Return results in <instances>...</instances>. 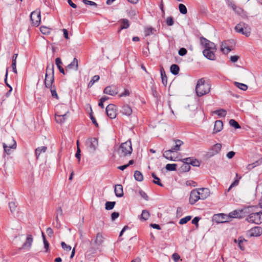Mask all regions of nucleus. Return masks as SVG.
<instances>
[{
  "instance_id": "nucleus-45",
  "label": "nucleus",
  "mask_w": 262,
  "mask_h": 262,
  "mask_svg": "<svg viewBox=\"0 0 262 262\" xmlns=\"http://www.w3.org/2000/svg\"><path fill=\"white\" fill-rule=\"evenodd\" d=\"M40 31L43 34L48 35L50 33L51 29L42 26L40 27Z\"/></svg>"
},
{
  "instance_id": "nucleus-11",
  "label": "nucleus",
  "mask_w": 262,
  "mask_h": 262,
  "mask_svg": "<svg viewBox=\"0 0 262 262\" xmlns=\"http://www.w3.org/2000/svg\"><path fill=\"white\" fill-rule=\"evenodd\" d=\"M200 194L197 191V189L192 190L189 196V203L191 205H194L199 200H201Z\"/></svg>"
},
{
  "instance_id": "nucleus-61",
  "label": "nucleus",
  "mask_w": 262,
  "mask_h": 262,
  "mask_svg": "<svg viewBox=\"0 0 262 262\" xmlns=\"http://www.w3.org/2000/svg\"><path fill=\"white\" fill-rule=\"evenodd\" d=\"M139 193L141 196L143 198L144 200L147 201L148 200V196L147 194L142 190H140L139 191Z\"/></svg>"
},
{
  "instance_id": "nucleus-31",
  "label": "nucleus",
  "mask_w": 262,
  "mask_h": 262,
  "mask_svg": "<svg viewBox=\"0 0 262 262\" xmlns=\"http://www.w3.org/2000/svg\"><path fill=\"white\" fill-rule=\"evenodd\" d=\"M160 73L162 79V82L164 85L166 86L167 84V77L163 68H162L160 70Z\"/></svg>"
},
{
  "instance_id": "nucleus-55",
  "label": "nucleus",
  "mask_w": 262,
  "mask_h": 262,
  "mask_svg": "<svg viewBox=\"0 0 262 262\" xmlns=\"http://www.w3.org/2000/svg\"><path fill=\"white\" fill-rule=\"evenodd\" d=\"M91 113L90 114V117L92 120V123L95 124V125L96 126V127H98V123L97 122V121L95 119V118L93 116V112H92V108L91 107Z\"/></svg>"
},
{
  "instance_id": "nucleus-50",
  "label": "nucleus",
  "mask_w": 262,
  "mask_h": 262,
  "mask_svg": "<svg viewBox=\"0 0 262 262\" xmlns=\"http://www.w3.org/2000/svg\"><path fill=\"white\" fill-rule=\"evenodd\" d=\"M205 49H213L214 50H216L215 45L209 40V42H207V45L205 47Z\"/></svg>"
},
{
  "instance_id": "nucleus-63",
  "label": "nucleus",
  "mask_w": 262,
  "mask_h": 262,
  "mask_svg": "<svg viewBox=\"0 0 262 262\" xmlns=\"http://www.w3.org/2000/svg\"><path fill=\"white\" fill-rule=\"evenodd\" d=\"M208 42H209V40L207 39L206 38L203 36L200 37V43L204 47L207 45Z\"/></svg>"
},
{
  "instance_id": "nucleus-40",
  "label": "nucleus",
  "mask_w": 262,
  "mask_h": 262,
  "mask_svg": "<svg viewBox=\"0 0 262 262\" xmlns=\"http://www.w3.org/2000/svg\"><path fill=\"white\" fill-rule=\"evenodd\" d=\"M229 123L230 125L234 127L235 129H239L241 128L239 123L234 119H230Z\"/></svg>"
},
{
  "instance_id": "nucleus-30",
  "label": "nucleus",
  "mask_w": 262,
  "mask_h": 262,
  "mask_svg": "<svg viewBox=\"0 0 262 262\" xmlns=\"http://www.w3.org/2000/svg\"><path fill=\"white\" fill-rule=\"evenodd\" d=\"M170 72L174 75H177L179 74L180 71V68L178 65L176 64H172L170 67Z\"/></svg>"
},
{
  "instance_id": "nucleus-6",
  "label": "nucleus",
  "mask_w": 262,
  "mask_h": 262,
  "mask_svg": "<svg viewBox=\"0 0 262 262\" xmlns=\"http://www.w3.org/2000/svg\"><path fill=\"white\" fill-rule=\"evenodd\" d=\"M85 145L91 152H94L98 145V140L96 138L88 139L85 142Z\"/></svg>"
},
{
  "instance_id": "nucleus-8",
  "label": "nucleus",
  "mask_w": 262,
  "mask_h": 262,
  "mask_svg": "<svg viewBox=\"0 0 262 262\" xmlns=\"http://www.w3.org/2000/svg\"><path fill=\"white\" fill-rule=\"evenodd\" d=\"M106 113L111 119H114L117 115V107L113 104H108L105 109Z\"/></svg>"
},
{
  "instance_id": "nucleus-60",
  "label": "nucleus",
  "mask_w": 262,
  "mask_h": 262,
  "mask_svg": "<svg viewBox=\"0 0 262 262\" xmlns=\"http://www.w3.org/2000/svg\"><path fill=\"white\" fill-rule=\"evenodd\" d=\"M201 217L199 216L194 217L191 221L192 224H194L196 226V227H198L199 226V222L200 220Z\"/></svg>"
},
{
  "instance_id": "nucleus-18",
  "label": "nucleus",
  "mask_w": 262,
  "mask_h": 262,
  "mask_svg": "<svg viewBox=\"0 0 262 262\" xmlns=\"http://www.w3.org/2000/svg\"><path fill=\"white\" fill-rule=\"evenodd\" d=\"M11 140L13 142L12 144L8 145L7 143H3V147L4 151L8 155L10 154L11 149H15L16 147V142L13 138H11Z\"/></svg>"
},
{
  "instance_id": "nucleus-28",
  "label": "nucleus",
  "mask_w": 262,
  "mask_h": 262,
  "mask_svg": "<svg viewBox=\"0 0 262 262\" xmlns=\"http://www.w3.org/2000/svg\"><path fill=\"white\" fill-rule=\"evenodd\" d=\"M247 242V241L242 236L239 237L238 239H234V242L238 243V247L242 250H245V247L243 246V243Z\"/></svg>"
},
{
  "instance_id": "nucleus-20",
  "label": "nucleus",
  "mask_w": 262,
  "mask_h": 262,
  "mask_svg": "<svg viewBox=\"0 0 262 262\" xmlns=\"http://www.w3.org/2000/svg\"><path fill=\"white\" fill-rule=\"evenodd\" d=\"M33 242V237L31 235H28L26 241L23 245L22 247L19 248V250L27 248L29 249L32 245Z\"/></svg>"
},
{
  "instance_id": "nucleus-4",
  "label": "nucleus",
  "mask_w": 262,
  "mask_h": 262,
  "mask_svg": "<svg viewBox=\"0 0 262 262\" xmlns=\"http://www.w3.org/2000/svg\"><path fill=\"white\" fill-rule=\"evenodd\" d=\"M120 156H125L131 154V139L121 144L117 150Z\"/></svg>"
},
{
  "instance_id": "nucleus-12",
  "label": "nucleus",
  "mask_w": 262,
  "mask_h": 262,
  "mask_svg": "<svg viewBox=\"0 0 262 262\" xmlns=\"http://www.w3.org/2000/svg\"><path fill=\"white\" fill-rule=\"evenodd\" d=\"M54 83V75H48V73H46L45 79L44 80V84L46 88H51L55 86Z\"/></svg>"
},
{
  "instance_id": "nucleus-32",
  "label": "nucleus",
  "mask_w": 262,
  "mask_h": 262,
  "mask_svg": "<svg viewBox=\"0 0 262 262\" xmlns=\"http://www.w3.org/2000/svg\"><path fill=\"white\" fill-rule=\"evenodd\" d=\"M134 177L135 179L137 181L142 182L143 180V176L140 171L136 170L134 172Z\"/></svg>"
},
{
  "instance_id": "nucleus-47",
  "label": "nucleus",
  "mask_w": 262,
  "mask_h": 262,
  "mask_svg": "<svg viewBox=\"0 0 262 262\" xmlns=\"http://www.w3.org/2000/svg\"><path fill=\"white\" fill-rule=\"evenodd\" d=\"M49 89H50L52 96L53 98H56V99H58L59 97H58V94L56 92V89L55 85L52 86L51 88H49Z\"/></svg>"
},
{
  "instance_id": "nucleus-41",
  "label": "nucleus",
  "mask_w": 262,
  "mask_h": 262,
  "mask_svg": "<svg viewBox=\"0 0 262 262\" xmlns=\"http://www.w3.org/2000/svg\"><path fill=\"white\" fill-rule=\"evenodd\" d=\"M190 169V166L187 163H184L180 168L181 172H187Z\"/></svg>"
},
{
  "instance_id": "nucleus-16",
  "label": "nucleus",
  "mask_w": 262,
  "mask_h": 262,
  "mask_svg": "<svg viewBox=\"0 0 262 262\" xmlns=\"http://www.w3.org/2000/svg\"><path fill=\"white\" fill-rule=\"evenodd\" d=\"M103 93L114 96L118 94V90L115 85H110L106 86L104 89Z\"/></svg>"
},
{
  "instance_id": "nucleus-15",
  "label": "nucleus",
  "mask_w": 262,
  "mask_h": 262,
  "mask_svg": "<svg viewBox=\"0 0 262 262\" xmlns=\"http://www.w3.org/2000/svg\"><path fill=\"white\" fill-rule=\"evenodd\" d=\"M262 234V228L259 226L252 228L249 230V235L251 237L259 236Z\"/></svg>"
},
{
  "instance_id": "nucleus-48",
  "label": "nucleus",
  "mask_w": 262,
  "mask_h": 262,
  "mask_svg": "<svg viewBox=\"0 0 262 262\" xmlns=\"http://www.w3.org/2000/svg\"><path fill=\"white\" fill-rule=\"evenodd\" d=\"M179 9L180 13L182 14H186L187 13V9L186 7L183 4L179 5Z\"/></svg>"
},
{
  "instance_id": "nucleus-21",
  "label": "nucleus",
  "mask_w": 262,
  "mask_h": 262,
  "mask_svg": "<svg viewBox=\"0 0 262 262\" xmlns=\"http://www.w3.org/2000/svg\"><path fill=\"white\" fill-rule=\"evenodd\" d=\"M114 192L117 197L121 198L123 196V187L120 184L115 185L114 186Z\"/></svg>"
},
{
  "instance_id": "nucleus-29",
  "label": "nucleus",
  "mask_w": 262,
  "mask_h": 262,
  "mask_svg": "<svg viewBox=\"0 0 262 262\" xmlns=\"http://www.w3.org/2000/svg\"><path fill=\"white\" fill-rule=\"evenodd\" d=\"M176 145L173 146L170 150H172V152L180 150V146L183 144V142L180 140H175Z\"/></svg>"
},
{
  "instance_id": "nucleus-49",
  "label": "nucleus",
  "mask_w": 262,
  "mask_h": 262,
  "mask_svg": "<svg viewBox=\"0 0 262 262\" xmlns=\"http://www.w3.org/2000/svg\"><path fill=\"white\" fill-rule=\"evenodd\" d=\"M214 113L220 117H225L226 115V111L224 109H219L214 111Z\"/></svg>"
},
{
  "instance_id": "nucleus-24",
  "label": "nucleus",
  "mask_w": 262,
  "mask_h": 262,
  "mask_svg": "<svg viewBox=\"0 0 262 262\" xmlns=\"http://www.w3.org/2000/svg\"><path fill=\"white\" fill-rule=\"evenodd\" d=\"M119 23L120 24V27L119 31L122 29H127L129 27V22L127 19H121L119 20Z\"/></svg>"
},
{
  "instance_id": "nucleus-33",
  "label": "nucleus",
  "mask_w": 262,
  "mask_h": 262,
  "mask_svg": "<svg viewBox=\"0 0 262 262\" xmlns=\"http://www.w3.org/2000/svg\"><path fill=\"white\" fill-rule=\"evenodd\" d=\"M151 176L154 179V180L152 181L153 183L161 187L163 186V185L161 182L160 179L156 176L155 173L152 172Z\"/></svg>"
},
{
  "instance_id": "nucleus-58",
  "label": "nucleus",
  "mask_w": 262,
  "mask_h": 262,
  "mask_svg": "<svg viewBox=\"0 0 262 262\" xmlns=\"http://www.w3.org/2000/svg\"><path fill=\"white\" fill-rule=\"evenodd\" d=\"M62 248L66 251H69L71 250V247L67 245L64 242L61 243Z\"/></svg>"
},
{
  "instance_id": "nucleus-27",
  "label": "nucleus",
  "mask_w": 262,
  "mask_h": 262,
  "mask_svg": "<svg viewBox=\"0 0 262 262\" xmlns=\"http://www.w3.org/2000/svg\"><path fill=\"white\" fill-rule=\"evenodd\" d=\"M55 64L57 66L59 72L63 75H65L64 70L61 66L62 62L60 58L57 57L55 59Z\"/></svg>"
},
{
  "instance_id": "nucleus-10",
  "label": "nucleus",
  "mask_w": 262,
  "mask_h": 262,
  "mask_svg": "<svg viewBox=\"0 0 262 262\" xmlns=\"http://www.w3.org/2000/svg\"><path fill=\"white\" fill-rule=\"evenodd\" d=\"M247 208L245 209L241 210H235L229 214V219L230 218H238L242 219L244 216V213L247 212Z\"/></svg>"
},
{
  "instance_id": "nucleus-9",
  "label": "nucleus",
  "mask_w": 262,
  "mask_h": 262,
  "mask_svg": "<svg viewBox=\"0 0 262 262\" xmlns=\"http://www.w3.org/2000/svg\"><path fill=\"white\" fill-rule=\"evenodd\" d=\"M229 219V215H227L224 213L216 214H214L213 216V221L217 223L228 222Z\"/></svg>"
},
{
  "instance_id": "nucleus-52",
  "label": "nucleus",
  "mask_w": 262,
  "mask_h": 262,
  "mask_svg": "<svg viewBox=\"0 0 262 262\" xmlns=\"http://www.w3.org/2000/svg\"><path fill=\"white\" fill-rule=\"evenodd\" d=\"M191 216L190 215L183 217L180 220L179 224L181 225L186 224L188 221H189L191 220Z\"/></svg>"
},
{
  "instance_id": "nucleus-64",
  "label": "nucleus",
  "mask_w": 262,
  "mask_h": 262,
  "mask_svg": "<svg viewBox=\"0 0 262 262\" xmlns=\"http://www.w3.org/2000/svg\"><path fill=\"white\" fill-rule=\"evenodd\" d=\"M186 185L187 186L196 187L197 186V183L192 180H188L186 182Z\"/></svg>"
},
{
  "instance_id": "nucleus-46",
  "label": "nucleus",
  "mask_w": 262,
  "mask_h": 262,
  "mask_svg": "<svg viewBox=\"0 0 262 262\" xmlns=\"http://www.w3.org/2000/svg\"><path fill=\"white\" fill-rule=\"evenodd\" d=\"M95 243L96 245L99 246L103 243V237L100 233H98L97 234Z\"/></svg>"
},
{
  "instance_id": "nucleus-1",
  "label": "nucleus",
  "mask_w": 262,
  "mask_h": 262,
  "mask_svg": "<svg viewBox=\"0 0 262 262\" xmlns=\"http://www.w3.org/2000/svg\"><path fill=\"white\" fill-rule=\"evenodd\" d=\"M210 85L203 78L200 79L195 86V92L199 97H201L210 92Z\"/></svg>"
},
{
  "instance_id": "nucleus-36",
  "label": "nucleus",
  "mask_w": 262,
  "mask_h": 262,
  "mask_svg": "<svg viewBox=\"0 0 262 262\" xmlns=\"http://www.w3.org/2000/svg\"><path fill=\"white\" fill-rule=\"evenodd\" d=\"M150 216L149 211L147 210H143L141 214V220L142 221H146Z\"/></svg>"
},
{
  "instance_id": "nucleus-51",
  "label": "nucleus",
  "mask_w": 262,
  "mask_h": 262,
  "mask_svg": "<svg viewBox=\"0 0 262 262\" xmlns=\"http://www.w3.org/2000/svg\"><path fill=\"white\" fill-rule=\"evenodd\" d=\"M233 10L236 14H237L238 15H241L243 16H244L243 15V14H244L245 13V12L244 11V10L241 8H240L239 7H237L236 6H235V7L233 8Z\"/></svg>"
},
{
  "instance_id": "nucleus-43",
  "label": "nucleus",
  "mask_w": 262,
  "mask_h": 262,
  "mask_svg": "<svg viewBox=\"0 0 262 262\" xmlns=\"http://www.w3.org/2000/svg\"><path fill=\"white\" fill-rule=\"evenodd\" d=\"M221 50L224 54H228L232 49L229 46L224 45V43H222Z\"/></svg>"
},
{
  "instance_id": "nucleus-37",
  "label": "nucleus",
  "mask_w": 262,
  "mask_h": 262,
  "mask_svg": "<svg viewBox=\"0 0 262 262\" xmlns=\"http://www.w3.org/2000/svg\"><path fill=\"white\" fill-rule=\"evenodd\" d=\"M100 79V77L99 75H95L94 76L92 79L90 80L89 83H88V87L89 88H91L93 84L97 81H98Z\"/></svg>"
},
{
  "instance_id": "nucleus-34",
  "label": "nucleus",
  "mask_w": 262,
  "mask_h": 262,
  "mask_svg": "<svg viewBox=\"0 0 262 262\" xmlns=\"http://www.w3.org/2000/svg\"><path fill=\"white\" fill-rule=\"evenodd\" d=\"M46 73H48V75H54L53 63L48 64L46 68Z\"/></svg>"
},
{
  "instance_id": "nucleus-13",
  "label": "nucleus",
  "mask_w": 262,
  "mask_h": 262,
  "mask_svg": "<svg viewBox=\"0 0 262 262\" xmlns=\"http://www.w3.org/2000/svg\"><path fill=\"white\" fill-rule=\"evenodd\" d=\"M221 148L222 144L220 143H216L212 146V147L210 149L208 152V155L209 157H212L218 154L221 151Z\"/></svg>"
},
{
  "instance_id": "nucleus-53",
  "label": "nucleus",
  "mask_w": 262,
  "mask_h": 262,
  "mask_svg": "<svg viewBox=\"0 0 262 262\" xmlns=\"http://www.w3.org/2000/svg\"><path fill=\"white\" fill-rule=\"evenodd\" d=\"M156 30L152 27L147 28L145 30V36H149L151 34H154Z\"/></svg>"
},
{
  "instance_id": "nucleus-38",
  "label": "nucleus",
  "mask_w": 262,
  "mask_h": 262,
  "mask_svg": "<svg viewBox=\"0 0 262 262\" xmlns=\"http://www.w3.org/2000/svg\"><path fill=\"white\" fill-rule=\"evenodd\" d=\"M177 164L172 163V164H167L165 166V169L167 171H175L177 170Z\"/></svg>"
},
{
  "instance_id": "nucleus-35",
  "label": "nucleus",
  "mask_w": 262,
  "mask_h": 262,
  "mask_svg": "<svg viewBox=\"0 0 262 262\" xmlns=\"http://www.w3.org/2000/svg\"><path fill=\"white\" fill-rule=\"evenodd\" d=\"M172 152V150L169 149L167 150L164 151V152L163 154V156L166 159L170 160V161H175L176 160L173 159V157L171 156H170V154Z\"/></svg>"
},
{
  "instance_id": "nucleus-17",
  "label": "nucleus",
  "mask_w": 262,
  "mask_h": 262,
  "mask_svg": "<svg viewBox=\"0 0 262 262\" xmlns=\"http://www.w3.org/2000/svg\"><path fill=\"white\" fill-rule=\"evenodd\" d=\"M183 163H187L189 165H191L193 166L198 167L200 165V162L196 159H194L193 157H189L183 159L182 160Z\"/></svg>"
},
{
  "instance_id": "nucleus-14",
  "label": "nucleus",
  "mask_w": 262,
  "mask_h": 262,
  "mask_svg": "<svg viewBox=\"0 0 262 262\" xmlns=\"http://www.w3.org/2000/svg\"><path fill=\"white\" fill-rule=\"evenodd\" d=\"M216 50L213 49H204L203 51L204 56L207 59L211 60L215 59V52Z\"/></svg>"
},
{
  "instance_id": "nucleus-19",
  "label": "nucleus",
  "mask_w": 262,
  "mask_h": 262,
  "mask_svg": "<svg viewBox=\"0 0 262 262\" xmlns=\"http://www.w3.org/2000/svg\"><path fill=\"white\" fill-rule=\"evenodd\" d=\"M197 191L200 194L199 195L200 196L201 200H205L209 195L210 191L208 188H199L197 189Z\"/></svg>"
},
{
  "instance_id": "nucleus-2",
  "label": "nucleus",
  "mask_w": 262,
  "mask_h": 262,
  "mask_svg": "<svg viewBox=\"0 0 262 262\" xmlns=\"http://www.w3.org/2000/svg\"><path fill=\"white\" fill-rule=\"evenodd\" d=\"M57 108L59 109L55 114V118L57 123L62 124L64 123L67 119V114L69 111L67 110V107L66 105H60L57 106Z\"/></svg>"
},
{
  "instance_id": "nucleus-3",
  "label": "nucleus",
  "mask_w": 262,
  "mask_h": 262,
  "mask_svg": "<svg viewBox=\"0 0 262 262\" xmlns=\"http://www.w3.org/2000/svg\"><path fill=\"white\" fill-rule=\"evenodd\" d=\"M257 208L258 207L257 206H251L247 208L248 211L247 212L250 213L246 218V220L248 222L258 225L261 223V216L256 215V214L254 212V211H255V209Z\"/></svg>"
},
{
  "instance_id": "nucleus-62",
  "label": "nucleus",
  "mask_w": 262,
  "mask_h": 262,
  "mask_svg": "<svg viewBox=\"0 0 262 262\" xmlns=\"http://www.w3.org/2000/svg\"><path fill=\"white\" fill-rule=\"evenodd\" d=\"M131 165V160H129L127 164H125L123 165L119 166L118 167V168L121 170H124L126 168Z\"/></svg>"
},
{
  "instance_id": "nucleus-42",
  "label": "nucleus",
  "mask_w": 262,
  "mask_h": 262,
  "mask_svg": "<svg viewBox=\"0 0 262 262\" xmlns=\"http://www.w3.org/2000/svg\"><path fill=\"white\" fill-rule=\"evenodd\" d=\"M116 204L115 202H106L105 204V208L107 210H110L114 208Z\"/></svg>"
},
{
  "instance_id": "nucleus-39",
  "label": "nucleus",
  "mask_w": 262,
  "mask_h": 262,
  "mask_svg": "<svg viewBox=\"0 0 262 262\" xmlns=\"http://www.w3.org/2000/svg\"><path fill=\"white\" fill-rule=\"evenodd\" d=\"M42 237L43 239V242L44 244V247L46 250V252H48L49 249V243L47 240L45 235L43 232H41Z\"/></svg>"
},
{
  "instance_id": "nucleus-59",
  "label": "nucleus",
  "mask_w": 262,
  "mask_h": 262,
  "mask_svg": "<svg viewBox=\"0 0 262 262\" xmlns=\"http://www.w3.org/2000/svg\"><path fill=\"white\" fill-rule=\"evenodd\" d=\"M187 53V50L184 48H181L178 51V54L181 56L185 55Z\"/></svg>"
},
{
  "instance_id": "nucleus-26",
  "label": "nucleus",
  "mask_w": 262,
  "mask_h": 262,
  "mask_svg": "<svg viewBox=\"0 0 262 262\" xmlns=\"http://www.w3.org/2000/svg\"><path fill=\"white\" fill-rule=\"evenodd\" d=\"M47 149V147L46 146H40L36 148L35 150V154L36 157V159H38L39 156L41 153H45L46 152Z\"/></svg>"
},
{
  "instance_id": "nucleus-25",
  "label": "nucleus",
  "mask_w": 262,
  "mask_h": 262,
  "mask_svg": "<svg viewBox=\"0 0 262 262\" xmlns=\"http://www.w3.org/2000/svg\"><path fill=\"white\" fill-rule=\"evenodd\" d=\"M121 112L123 114L129 116L131 114V107L128 104H124L122 106Z\"/></svg>"
},
{
  "instance_id": "nucleus-56",
  "label": "nucleus",
  "mask_w": 262,
  "mask_h": 262,
  "mask_svg": "<svg viewBox=\"0 0 262 262\" xmlns=\"http://www.w3.org/2000/svg\"><path fill=\"white\" fill-rule=\"evenodd\" d=\"M139 13V12L138 10H132V21H138V17H135L137 15V14Z\"/></svg>"
},
{
  "instance_id": "nucleus-23",
  "label": "nucleus",
  "mask_w": 262,
  "mask_h": 262,
  "mask_svg": "<svg viewBox=\"0 0 262 262\" xmlns=\"http://www.w3.org/2000/svg\"><path fill=\"white\" fill-rule=\"evenodd\" d=\"M78 60L76 58H74L73 61L69 64L67 67L66 70L74 69L75 71L78 70Z\"/></svg>"
},
{
  "instance_id": "nucleus-22",
  "label": "nucleus",
  "mask_w": 262,
  "mask_h": 262,
  "mask_svg": "<svg viewBox=\"0 0 262 262\" xmlns=\"http://www.w3.org/2000/svg\"><path fill=\"white\" fill-rule=\"evenodd\" d=\"M223 123L221 120H216L214 122V128H213V134H216L218 132H220L223 129Z\"/></svg>"
},
{
  "instance_id": "nucleus-57",
  "label": "nucleus",
  "mask_w": 262,
  "mask_h": 262,
  "mask_svg": "<svg viewBox=\"0 0 262 262\" xmlns=\"http://www.w3.org/2000/svg\"><path fill=\"white\" fill-rule=\"evenodd\" d=\"M166 24L167 26H172L174 24V20H173V17L171 16L167 17V18L166 19Z\"/></svg>"
},
{
  "instance_id": "nucleus-54",
  "label": "nucleus",
  "mask_w": 262,
  "mask_h": 262,
  "mask_svg": "<svg viewBox=\"0 0 262 262\" xmlns=\"http://www.w3.org/2000/svg\"><path fill=\"white\" fill-rule=\"evenodd\" d=\"M9 206L10 211L12 213H13L16 210L17 206L15 204V203L14 202H11L9 203Z\"/></svg>"
},
{
  "instance_id": "nucleus-44",
  "label": "nucleus",
  "mask_w": 262,
  "mask_h": 262,
  "mask_svg": "<svg viewBox=\"0 0 262 262\" xmlns=\"http://www.w3.org/2000/svg\"><path fill=\"white\" fill-rule=\"evenodd\" d=\"M234 85L238 88V89H241L243 91H246L248 89V86L244 83H239L238 82H234Z\"/></svg>"
},
{
  "instance_id": "nucleus-7",
  "label": "nucleus",
  "mask_w": 262,
  "mask_h": 262,
  "mask_svg": "<svg viewBox=\"0 0 262 262\" xmlns=\"http://www.w3.org/2000/svg\"><path fill=\"white\" fill-rule=\"evenodd\" d=\"M30 19L32 24L35 26H38L41 20V16L40 11H34L31 12L30 14Z\"/></svg>"
},
{
  "instance_id": "nucleus-5",
  "label": "nucleus",
  "mask_w": 262,
  "mask_h": 262,
  "mask_svg": "<svg viewBox=\"0 0 262 262\" xmlns=\"http://www.w3.org/2000/svg\"><path fill=\"white\" fill-rule=\"evenodd\" d=\"M234 29L236 32L244 35L246 37L249 36L251 33L250 27L244 23L241 22L236 25Z\"/></svg>"
}]
</instances>
